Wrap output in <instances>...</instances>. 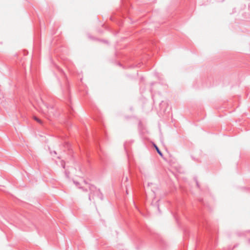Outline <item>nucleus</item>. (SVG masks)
I'll use <instances>...</instances> for the list:
<instances>
[{"mask_svg": "<svg viewBox=\"0 0 250 250\" xmlns=\"http://www.w3.org/2000/svg\"><path fill=\"white\" fill-rule=\"evenodd\" d=\"M160 112L165 113L168 107V104L167 101H162L159 104Z\"/></svg>", "mask_w": 250, "mask_h": 250, "instance_id": "1", "label": "nucleus"}, {"mask_svg": "<svg viewBox=\"0 0 250 250\" xmlns=\"http://www.w3.org/2000/svg\"><path fill=\"white\" fill-rule=\"evenodd\" d=\"M157 153H158L162 157H163V158H164L163 157V153H162V152L160 150V149H159V148L157 147Z\"/></svg>", "mask_w": 250, "mask_h": 250, "instance_id": "2", "label": "nucleus"}, {"mask_svg": "<svg viewBox=\"0 0 250 250\" xmlns=\"http://www.w3.org/2000/svg\"><path fill=\"white\" fill-rule=\"evenodd\" d=\"M33 119L36 121L37 122L41 124L42 123V121L40 119H39V118H38L37 117H34Z\"/></svg>", "mask_w": 250, "mask_h": 250, "instance_id": "3", "label": "nucleus"}, {"mask_svg": "<svg viewBox=\"0 0 250 250\" xmlns=\"http://www.w3.org/2000/svg\"><path fill=\"white\" fill-rule=\"evenodd\" d=\"M196 185H197V186L198 187H199V184H198V182L197 181H196Z\"/></svg>", "mask_w": 250, "mask_h": 250, "instance_id": "4", "label": "nucleus"}, {"mask_svg": "<svg viewBox=\"0 0 250 250\" xmlns=\"http://www.w3.org/2000/svg\"><path fill=\"white\" fill-rule=\"evenodd\" d=\"M154 146L156 148V145L155 144H154Z\"/></svg>", "mask_w": 250, "mask_h": 250, "instance_id": "5", "label": "nucleus"}, {"mask_svg": "<svg viewBox=\"0 0 250 250\" xmlns=\"http://www.w3.org/2000/svg\"><path fill=\"white\" fill-rule=\"evenodd\" d=\"M248 242H249V243L250 244V239H249V240H248Z\"/></svg>", "mask_w": 250, "mask_h": 250, "instance_id": "6", "label": "nucleus"}]
</instances>
